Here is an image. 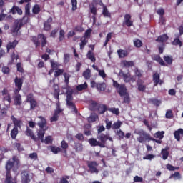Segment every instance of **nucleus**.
<instances>
[{
  "label": "nucleus",
  "instance_id": "1",
  "mask_svg": "<svg viewBox=\"0 0 183 183\" xmlns=\"http://www.w3.org/2000/svg\"><path fill=\"white\" fill-rule=\"evenodd\" d=\"M20 161L16 156H13L11 159H9L5 165L6 169V178L4 183H18L16 179L12 178V174H11V170L13 172H16L18 171V165H19Z\"/></svg>",
  "mask_w": 183,
  "mask_h": 183
},
{
  "label": "nucleus",
  "instance_id": "2",
  "mask_svg": "<svg viewBox=\"0 0 183 183\" xmlns=\"http://www.w3.org/2000/svg\"><path fill=\"white\" fill-rule=\"evenodd\" d=\"M38 118L40 119L37 123L39 129L37 130V137H36V140L34 141L35 142H39V141H41V142L44 143L45 142V140L44 139V137H45V131H47L48 129V127H46V119L42 116H39Z\"/></svg>",
  "mask_w": 183,
  "mask_h": 183
},
{
  "label": "nucleus",
  "instance_id": "3",
  "mask_svg": "<svg viewBox=\"0 0 183 183\" xmlns=\"http://www.w3.org/2000/svg\"><path fill=\"white\" fill-rule=\"evenodd\" d=\"M113 86L116 88L119 95L122 98L124 104H129L131 102V97H129V94L127 92V86L125 84H119L118 81L113 80Z\"/></svg>",
  "mask_w": 183,
  "mask_h": 183
},
{
  "label": "nucleus",
  "instance_id": "4",
  "mask_svg": "<svg viewBox=\"0 0 183 183\" xmlns=\"http://www.w3.org/2000/svg\"><path fill=\"white\" fill-rule=\"evenodd\" d=\"M66 107L69 109H71L74 114H78V109L76 108V105L74 103V90L68 89L66 92Z\"/></svg>",
  "mask_w": 183,
  "mask_h": 183
},
{
  "label": "nucleus",
  "instance_id": "5",
  "mask_svg": "<svg viewBox=\"0 0 183 183\" xmlns=\"http://www.w3.org/2000/svg\"><path fill=\"white\" fill-rule=\"evenodd\" d=\"M153 61H156L158 62L161 66H168V65H172V62H174V59L172 56H164L163 59L158 54H154L152 56ZM164 60L165 61H164ZM166 62V63H165Z\"/></svg>",
  "mask_w": 183,
  "mask_h": 183
},
{
  "label": "nucleus",
  "instance_id": "6",
  "mask_svg": "<svg viewBox=\"0 0 183 183\" xmlns=\"http://www.w3.org/2000/svg\"><path fill=\"white\" fill-rule=\"evenodd\" d=\"M137 135H139V137L137 138L138 142L140 144H144L145 142H149L151 139H152V137H151V134L147 133V132L144 130H139L136 132Z\"/></svg>",
  "mask_w": 183,
  "mask_h": 183
},
{
  "label": "nucleus",
  "instance_id": "7",
  "mask_svg": "<svg viewBox=\"0 0 183 183\" xmlns=\"http://www.w3.org/2000/svg\"><path fill=\"white\" fill-rule=\"evenodd\" d=\"M28 22V18L26 19V16H23L22 19H20L17 21L14 22V24L12 26L11 32L13 34H16L24 25L26 24Z\"/></svg>",
  "mask_w": 183,
  "mask_h": 183
},
{
  "label": "nucleus",
  "instance_id": "8",
  "mask_svg": "<svg viewBox=\"0 0 183 183\" xmlns=\"http://www.w3.org/2000/svg\"><path fill=\"white\" fill-rule=\"evenodd\" d=\"M26 102L30 104V111H34L38 107V102L35 99L34 94L30 93L26 96Z\"/></svg>",
  "mask_w": 183,
  "mask_h": 183
},
{
  "label": "nucleus",
  "instance_id": "9",
  "mask_svg": "<svg viewBox=\"0 0 183 183\" xmlns=\"http://www.w3.org/2000/svg\"><path fill=\"white\" fill-rule=\"evenodd\" d=\"M120 76H122L125 84H129V82L134 83L137 81V77L135 76L131 75V73L129 71H128L127 73H120Z\"/></svg>",
  "mask_w": 183,
  "mask_h": 183
},
{
  "label": "nucleus",
  "instance_id": "10",
  "mask_svg": "<svg viewBox=\"0 0 183 183\" xmlns=\"http://www.w3.org/2000/svg\"><path fill=\"white\" fill-rule=\"evenodd\" d=\"M90 85L92 88H96L99 92H104L107 89V84L104 82L97 83L95 81H92Z\"/></svg>",
  "mask_w": 183,
  "mask_h": 183
},
{
  "label": "nucleus",
  "instance_id": "11",
  "mask_svg": "<svg viewBox=\"0 0 183 183\" xmlns=\"http://www.w3.org/2000/svg\"><path fill=\"white\" fill-rule=\"evenodd\" d=\"M97 139L100 141V144H103V145H105L107 144V141H112V137H109V134H104L101 133L97 135Z\"/></svg>",
  "mask_w": 183,
  "mask_h": 183
},
{
  "label": "nucleus",
  "instance_id": "12",
  "mask_svg": "<svg viewBox=\"0 0 183 183\" xmlns=\"http://www.w3.org/2000/svg\"><path fill=\"white\" fill-rule=\"evenodd\" d=\"M62 109H61L59 104H57L56 109L54 110L53 116L50 118V122H56L59 119V114L62 112Z\"/></svg>",
  "mask_w": 183,
  "mask_h": 183
},
{
  "label": "nucleus",
  "instance_id": "13",
  "mask_svg": "<svg viewBox=\"0 0 183 183\" xmlns=\"http://www.w3.org/2000/svg\"><path fill=\"white\" fill-rule=\"evenodd\" d=\"M87 167L92 174H98L99 171L97 167H98V163L95 161L88 162Z\"/></svg>",
  "mask_w": 183,
  "mask_h": 183
},
{
  "label": "nucleus",
  "instance_id": "14",
  "mask_svg": "<svg viewBox=\"0 0 183 183\" xmlns=\"http://www.w3.org/2000/svg\"><path fill=\"white\" fill-rule=\"evenodd\" d=\"M29 1L31 0H20L19 4H25L27 3V4L25 6V16H29L31 15V3H29Z\"/></svg>",
  "mask_w": 183,
  "mask_h": 183
},
{
  "label": "nucleus",
  "instance_id": "15",
  "mask_svg": "<svg viewBox=\"0 0 183 183\" xmlns=\"http://www.w3.org/2000/svg\"><path fill=\"white\" fill-rule=\"evenodd\" d=\"M131 14H126L124 15V21H123V26L126 25L128 28H131L132 25H134V21L131 20Z\"/></svg>",
  "mask_w": 183,
  "mask_h": 183
},
{
  "label": "nucleus",
  "instance_id": "16",
  "mask_svg": "<svg viewBox=\"0 0 183 183\" xmlns=\"http://www.w3.org/2000/svg\"><path fill=\"white\" fill-rule=\"evenodd\" d=\"M21 182L22 183H29L31 182V179L29 178V173L27 170H23L21 174Z\"/></svg>",
  "mask_w": 183,
  "mask_h": 183
},
{
  "label": "nucleus",
  "instance_id": "17",
  "mask_svg": "<svg viewBox=\"0 0 183 183\" xmlns=\"http://www.w3.org/2000/svg\"><path fill=\"white\" fill-rule=\"evenodd\" d=\"M152 78L154 86H157L158 84L162 85V84H164V81L160 79V76L158 74V71L153 74Z\"/></svg>",
  "mask_w": 183,
  "mask_h": 183
},
{
  "label": "nucleus",
  "instance_id": "18",
  "mask_svg": "<svg viewBox=\"0 0 183 183\" xmlns=\"http://www.w3.org/2000/svg\"><path fill=\"white\" fill-rule=\"evenodd\" d=\"M144 81L142 79H137V86L138 91L139 92H145V89H147V85L144 84Z\"/></svg>",
  "mask_w": 183,
  "mask_h": 183
},
{
  "label": "nucleus",
  "instance_id": "19",
  "mask_svg": "<svg viewBox=\"0 0 183 183\" xmlns=\"http://www.w3.org/2000/svg\"><path fill=\"white\" fill-rule=\"evenodd\" d=\"M89 143L91 147H100V148H105L104 144H101L99 141H97L95 138H90L89 139Z\"/></svg>",
  "mask_w": 183,
  "mask_h": 183
},
{
  "label": "nucleus",
  "instance_id": "20",
  "mask_svg": "<svg viewBox=\"0 0 183 183\" xmlns=\"http://www.w3.org/2000/svg\"><path fill=\"white\" fill-rule=\"evenodd\" d=\"M53 88L54 89V92L53 93V97L55 98V99H57V101H59V94L61 92V89H59V86L56 84H54L53 85Z\"/></svg>",
  "mask_w": 183,
  "mask_h": 183
},
{
  "label": "nucleus",
  "instance_id": "21",
  "mask_svg": "<svg viewBox=\"0 0 183 183\" xmlns=\"http://www.w3.org/2000/svg\"><path fill=\"white\" fill-rule=\"evenodd\" d=\"M134 75L133 76L137 77V79H142L144 76V71L138 69V67H135L134 69Z\"/></svg>",
  "mask_w": 183,
  "mask_h": 183
},
{
  "label": "nucleus",
  "instance_id": "22",
  "mask_svg": "<svg viewBox=\"0 0 183 183\" xmlns=\"http://www.w3.org/2000/svg\"><path fill=\"white\" fill-rule=\"evenodd\" d=\"M25 134L27 137H30L31 139L33 141H36V136L34 134V131L29 128V127H26V130L25 131Z\"/></svg>",
  "mask_w": 183,
  "mask_h": 183
},
{
  "label": "nucleus",
  "instance_id": "23",
  "mask_svg": "<svg viewBox=\"0 0 183 183\" xmlns=\"http://www.w3.org/2000/svg\"><path fill=\"white\" fill-rule=\"evenodd\" d=\"M61 152L63 154H66L68 151V148H69V144H68V142H66V141L65 140H62L61 142Z\"/></svg>",
  "mask_w": 183,
  "mask_h": 183
},
{
  "label": "nucleus",
  "instance_id": "24",
  "mask_svg": "<svg viewBox=\"0 0 183 183\" xmlns=\"http://www.w3.org/2000/svg\"><path fill=\"white\" fill-rule=\"evenodd\" d=\"M11 14L15 15V14H18V15H22L23 11L22 9L18 6H13V7L10 10Z\"/></svg>",
  "mask_w": 183,
  "mask_h": 183
},
{
  "label": "nucleus",
  "instance_id": "25",
  "mask_svg": "<svg viewBox=\"0 0 183 183\" xmlns=\"http://www.w3.org/2000/svg\"><path fill=\"white\" fill-rule=\"evenodd\" d=\"M64 83L66 84V87H64L63 89H66V91H68V89H71V87H69V78H71V76L66 73H64Z\"/></svg>",
  "mask_w": 183,
  "mask_h": 183
},
{
  "label": "nucleus",
  "instance_id": "26",
  "mask_svg": "<svg viewBox=\"0 0 183 183\" xmlns=\"http://www.w3.org/2000/svg\"><path fill=\"white\" fill-rule=\"evenodd\" d=\"M16 45H18V41L16 40H14L13 42H9L6 45L7 52L9 53L10 49H15V48H16Z\"/></svg>",
  "mask_w": 183,
  "mask_h": 183
},
{
  "label": "nucleus",
  "instance_id": "27",
  "mask_svg": "<svg viewBox=\"0 0 183 183\" xmlns=\"http://www.w3.org/2000/svg\"><path fill=\"white\" fill-rule=\"evenodd\" d=\"M174 138L177 141H181V135L183 136V129H179L174 132Z\"/></svg>",
  "mask_w": 183,
  "mask_h": 183
},
{
  "label": "nucleus",
  "instance_id": "28",
  "mask_svg": "<svg viewBox=\"0 0 183 183\" xmlns=\"http://www.w3.org/2000/svg\"><path fill=\"white\" fill-rule=\"evenodd\" d=\"M51 22H52V17H50L47 19L46 21L44 23V31H50L51 28Z\"/></svg>",
  "mask_w": 183,
  "mask_h": 183
},
{
  "label": "nucleus",
  "instance_id": "29",
  "mask_svg": "<svg viewBox=\"0 0 183 183\" xmlns=\"http://www.w3.org/2000/svg\"><path fill=\"white\" fill-rule=\"evenodd\" d=\"M14 84L16 88H22V85H24V79H22V78H18V76H16L14 79Z\"/></svg>",
  "mask_w": 183,
  "mask_h": 183
},
{
  "label": "nucleus",
  "instance_id": "30",
  "mask_svg": "<svg viewBox=\"0 0 183 183\" xmlns=\"http://www.w3.org/2000/svg\"><path fill=\"white\" fill-rule=\"evenodd\" d=\"M11 119L13 122V124L14 125V128H17V129L21 128V124H22V121L18 120V119H16L14 116L11 117Z\"/></svg>",
  "mask_w": 183,
  "mask_h": 183
},
{
  "label": "nucleus",
  "instance_id": "31",
  "mask_svg": "<svg viewBox=\"0 0 183 183\" xmlns=\"http://www.w3.org/2000/svg\"><path fill=\"white\" fill-rule=\"evenodd\" d=\"M49 148L51 151V152L55 155H56V154H59V152H62V149L56 146H49Z\"/></svg>",
  "mask_w": 183,
  "mask_h": 183
},
{
  "label": "nucleus",
  "instance_id": "32",
  "mask_svg": "<svg viewBox=\"0 0 183 183\" xmlns=\"http://www.w3.org/2000/svg\"><path fill=\"white\" fill-rule=\"evenodd\" d=\"M88 89V84L84 82L83 84L77 85L76 87V91L81 92V91H85V89Z\"/></svg>",
  "mask_w": 183,
  "mask_h": 183
},
{
  "label": "nucleus",
  "instance_id": "33",
  "mask_svg": "<svg viewBox=\"0 0 183 183\" xmlns=\"http://www.w3.org/2000/svg\"><path fill=\"white\" fill-rule=\"evenodd\" d=\"M22 104V96L17 94L14 97V105H21Z\"/></svg>",
  "mask_w": 183,
  "mask_h": 183
},
{
  "label": "nucleus",
  "instance_id": "34",
  "mask_svg": "<svg viewBox=\"0 0 183 183\" xmlns=\"http://www.w3.org/2000/svg\"><path fill=\"white\" fill-rule=\"evenodd\" d=\"M168 35L167 34H162L161 36H159V37H157V39H156L157 42H167V40L168 39Z\"/></svg>",
  "mask_w": 183,
  "mask_h": 183
},
{
  "label": "nucleus",
  "instance_id": "35",
  "mask_svg": "<svg viewBox=\"0 0 183 183\" xmlns=\"http://www.w3.org/2000/svg\"><path fill=\"white\" fill-rule=\"evenodd\" d=\"M117 54L119 58H125L128 56V51L127 50L119 49Z\"/></svg>",
  "mask_w": 183,
  "mask_h": 183
},
{
  "label": "nucleus",
  "instance_id": "36",
  "mask_svg": "<svg viewBox=\"0 0 183 183\" xmlns=\"http://www.w3.org/2000/svg\"><path fill=\"white\" fill-rule=\"evenodd\" d=\"M38 38L39 39H41V46L42 48H44V46H45V45H46V43H47L46 37L44 34H38Z\"/></svg>",
  "mask_w": 183,
  "mask_h": 183
},
{
  "label": "nucleus",
  "instance_id": "37",
  "mask_svg": "<svg viewBox=\"0 0 183 183\" xmlns=\"http://www.w3.org/2000/svg\"><path fill=\"white\" fill-rule=\"evenodd\" d=\"M161 154L162 155V159H164V161L168 159V157H169V152H168L167 149H162Z\"/></svg>",
  "mask_w": 183,
  "mask_h": 183
},
{
  "label": "nucleus",
  "instance_id": "38",
  "mask_svg": "<svg viewBox=\"0 0 183 183\" xmlns=\"http://www.w3.org/2000/svg\"><path fill=\"white\" fill-rule=\"evenodd\" d=\"M83 149H84V146L82 145V144L79 142L74 143V149L76 152H81Z\"/></svg>",
  "mask_w": 183,
  "mask_h": 183
},
{
  "label": "nucleus",
  "instance_id": "39",
  "mask_svg": "<svg viewBox=\"0 0 183 183\" xmlns=\"http://www.w3.org/2000/svg\"><path fill=\"white\" fill-rule=\"evenodd\" d=\"M86 57L88 58V59L92 61V62H95V61H97V59L95 58V55L92 51H91V50L88 51L86 54Z\"/></svg>",
  "mask_w": 183,
  "mask_h": 183
},
{
  "label": "nucleus",
  "instance_id": "40",
  "mask_svg": "<svg viewBox=\"0 0 183 183\" xmlns=\"http://www.w3.org/2000/svg\"><path fill=\"white\" fill-rule=\"evenodd\" d=\"M18 132H19L18 128L14 127L10 133V135L12 139H16V136L18 135Z\"/></svg>",
  "mask_w": 183,
  "mask_h": 183
},
{
  "label": "nucleus",
  "instance_id": "41",
  "mask_svg": "<svg viewBox=\"0 0 183 183\" xmlns=\"http://www.w3.org/2000/svg\"><path fill=\"white\" fill-rule=\"evenodd\" d=\"M102 14L105 18H111V13L108 11V8H107V6H103V11Z\"/></svg>",
  "mask_w": 183,
  "mask_h": 183
},
{
  "label": "nucleus",
  "instance_id": "42",
  "mask_svg": "<svg viewBox=\"0 0 183 183\" xmlns=\"http://www.w3.org/2000/svg\"><path fill=\"white\" fill-rule=\"evenodd\" d=\"M98 119V114L92 113L90 117L88 118V122H95Z\"/></svg>",
  "mask_w": 183,
  "mask_h": 183
},
{
  "label": "nucleus",
  "instance_id": "43",
  "mask_svg": "<svg viewBox=\"0 0 183 183\" xmlns=\"http://www.w3.org/2000/svg\"><path fill=\"white\" fill-rule=\"evenodd\" d=\"M172 45H174V46H179V48H181V46H182V41L179 40V38H175L172 42Z\"/></svg>",
  "mask_w": 183,
  "mask_h": 183
},
{
  "label": "nucleus",
  "instance_id": "44",
  "mask_svg": "<svg viewBox=\"0 0 183 183\" xmlns=\"http://www.w3.org/2000/svg\"><path fill=\"white\" fill-rule=\"evenodd\" d=\"M107 105L105 104H100L98 107V112L99 114H105V111H107Z\"/></svg>",
  "mask_w": 183,
  "mask_h": 183
},
{
  "label": "nucleus",
  "instance_id": "45",
  "mask_svg": "<svg viewBox=\"0 0 183 183\" xmlns=\"http://www.w3.org/2000/svg\"><path fill=\"white\" fill-rule=\"evenodd\" d=\"M134 46L136 48H141L142 46L143 43L142 41L139 40V39H135L133 41Z\"/></svg>",
  "mask_w": 183,
  "mask_h": 183
},
{
  "label": "nucleus",
  "instance_id": "46",
  "mask_svg": "<svg viewBox=\"0 0 183 183\" xmlns=\"http://www.w3.org/2000/svg\"><path fill=\"white\" fill-rule=\"evenodd\" d=\"M32 12L34 15H38L41 12V7L38 4H35L33 6Z\"/></svg>",
  "mask_w": 183,
  "mask_h": 183
},
{
  "label": "nucleus",
  "instance_id": "47",
  "mask_svg": "<svg viewBox=\"0 0 183 183\" xmlns=\"http://www.w3.org/2000/svg\"><path fill=\"white\" fill-rule=\"evenodd\" d=\"M31 41L34 44L36 48H38V46L41 45V41H39L38 37L35 36L31 37Z\"/></svg>",
  "mask_w": 183,
  "mask_h": 183
},
{
  "label": "nucleus",
  "instance_id": "48",
  "mask_svg": "<svg viewBox=\"0 0 183 183\" xmlns=\"http://www.w3.org/2000/svg\"><path fill=\"white\" fill-rule=\"evenodd\" d=\"M107 110L109 112H112V114H114V115H119V109L115 108V107H111L107 109Z\"/></svg>",
  "mask_w": 183,
  "mask_h": 183
},
{
  "label": "nucleus",
  "instance_id": "49",
  "mask_svg": "<svg viewBox=\"0 0 183 183\" xmlns=\"http://www.w3.org/2000/svg\"><path fill=\"white\" fill-rule=\"evenodd\" d=\"M11 61L14 62L15 60L18 61L19 59V55H18V53L16 51H13L11 55Z\"/></svg>",
  "mask_w": 183,
  "mask_h": 183
},
{
  "label": "nucleus",
  "instance_id": "50",
  "mask_svg": "<svg viewBox=\"0 0 183 183\" xmlns=\"http://www.w3.org/2000/svg\"><path fill=\"white\" fill-rule=\"evenodd\" d=\"M88 44V39H84V38H81V42L79 44L80 45V49H84V48H85V45H86Z\"/></svg>",
  "mask_w": 183,
  "mask_h": 183
},
{
  "label": "nucleus",
  "instance_id": "51",
  "mask_svg": "<svg viewBox=\"0 0 183 183\" xmlns=\"http://www.w3.org/2000/svg\"><path fill=\"white\" fill-rule=\"evenodd\" d=\"M91 34H92V29L86 30L83 38H84V39H89V38H91Z\"/></svg>",
  "mask_w": 183,
  "mask_h": 183
},
{
  "label": "nucleus",
  "instance_id": "52",
  "mask_svg": "<svg viewBox=\"0 0 183 183\" xmlns=\"http://www.w3.org/2000/svg\"><path fill=\"white\" fill-rule=\"evenodd\" d=\"M83 76L86 79H89L91 78V70L89 69H86L83 72Z\"/></svg>",
  "mask_w": 183,
  "mask_h": 183
},
{
  "label": "nucleus",
  "instance_id": "53",
  "mask_svg": "<svg viewBox=\"0 0 183 183\" xmlns=\"http://www.w3.org/2000/svg\"><path fill=\"white\" fill-rule=\"evenodd\" d=\"M123 66L125 68H130V66H134V62L132 61H123Z\"/></svg>",
  "mask_w": 183,
  "mask_h": 183
},
{
  "label": "nucleus",
  "instance_id": "54",
  "mask_svg": "<svg viewBox=\"0 0 183 183\" xmlns=\"http://www.w3.org/2000/svg\"><path fill=\"white\" fill-rule=\"evenodd\" d=\"M164 134H165V132L162 131V132H157L154 137V138H159L160 139H162L164 138Z\"/></svg>",
  "mask_w": 183,
  "mask_h": 183
},
{
  "label": "nucleus",
  "instance_id": "55",
  "mask_svg": "<svg viewBox=\"0 0 183 183\" xmlns=\"http://www.w3.org/2000/svg\"><path fill=\"white\" fill-rule=\"evenodd\" d=\"M71 9L73 11H76L78 9V1L77 0H71Z\"/></svg>",
  "mask_w": 183,
  "mask_h": 183
},
{
  "label": "nucleus",
  "instance_id": "56",
  "mask_svg": "<svg viewBox=\"0 0 183 183\" xmlns=\"http://www.w3.org/2000/svg\"><path fill=\"white\" fill-rule=\"evenodd\" d=\"M165 117L167 119H172V118H174V114L172 113V110L171 109L167 110L165 114Z\"/></svg>",
  "mask_w": 183,
  "mask_h": 183
},
{
  "label": "nucleus",
  "instance_id": "57",
  "mask_svg": "<svg viewBox=\"0 0 183 183\" xmlns=\"http://www.w3.org/2000/svg\"><path fill=\"white\" fill-rule=\"evenodd\" d=\"M121 125H122V122L117 121L113 124L112 129H119V128H121Z\"/></svg>",
  "mask_w": 183,
  "mask_h": 183
},
{
  "label": "nucleus",
  "instance_id": "58",
  "mask_svg": "<svg viewBox=\"0 0 183 183\" xmlns=\"http://www.w3.org/2000/svg\"><path fill=\"white\" fill-rule=\"evenodd\" d=\"M111 38H112V33L109 32L106 36V40L104 41V46H107V45H108V42L111 41Z\"/></svg>",
  "mask_w": 183,
  "mask_h": 183
},
{
  "label": "nucleus",
  "instance_id": "59",
  "mask_svg": "<svg viewBox=\"0 0 183 183\" xmlns=\"http://www.w3.org/2000/svg\"><path fill=\"white\" fill-rule=\"evenodd\" d=\"M63 74H64V69H57L54 71V77L58 78V76H61V75Z\"/></svg>",
  "mask_w": 183,
  "mask_h": 183
},
{
  "label": "nucleus",
  "instance_id": "60",
  "mask_svg": "<svg viewBox=\"0 0 183 183\" xmlns=\"http://www.w3.org/2000/svg\"><path fill=\"white\" fill-rule=\"evenodd\" d=\"M166 168H167V169H168L169 171H177V170H178V169H179V167H174V166H172V164H167L166 165Z\"/></svg>",
  "mask_w": 183,
  "mask_h": 183
},
{
  "label": "nucleus",
  "instance_id": "61",
  "mask_svg": "<svg viewBox=\"0 0 183 183\" xmlns=\"http://www.w3.org/2000/svg\"><path fill=\"white\" fill-rule=\"evenodd\" d=\"M104 122L106 124V129H111V128H112V121H109L108 119H106Z\"/></svg>",
  "mask_w": 183,
  "mask_h": 183
},
{
  "label": "nucleus",
  "instance_id": "62",
  "mask_svg": "<svg viewBox=\"0 0 183 183\" xmlns=\"http://www.w3.org/2000/svg\"><path fill=\"white\" fill-rule=\"evenodd\" d=\"M14 147H15V148H16V149H17V151H19V152H22V151H24V147H22L21 143H15Z\"/></svg>",
  "mask_w": 183,
  "mask_h": 183
},
{
  "label": "nucleus",
  "instance_id": "63",
  "mask_svg": "<svg viewBox=\"0 0 183 183\" xmlns=\"http://www.w3.org/2000/svg\"><path fill=\"white\" fill-rule=\"evenodd\" d=\"M64 38H65V31L61 29L59 31V41L61 42V41H64Z\"/></svg>",
  "mask_w": 183,
  "mask_h": 183
},
{
  "label": "nucleus",
  "instance_id": "64",
  "mask_svg": "<svg viewBox=\"0 0 183 183\" xmlns=\"http://www.w3.org/2000/svg\"><path fill=\"white\" fill-rule=\"evenodd\" d=\"M69 178V176H66V177L60 179L59 183H69V182L68 181Z\"/></svg>",
  "mask_w": 183,
  "mask_h": 183
}]
</instances>
